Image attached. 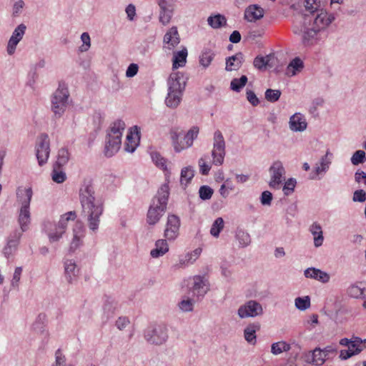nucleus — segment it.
<instances>
[{
	"mask_svg": "<svg viewBox=\"0 0 366 366\" xmlns=\"http://www.w3.org/2000/svg\"><path fill=\"white\" fill-rule=\"evenodd\" d=\"M79 199L82 213L87 217L88 225L91 230H97L99 217L104 211V204L95 197L94 187L92 180H84L79 189Z\"/></svg>",
	"mask_w": 366,
	"mask_h": 366,
	"instance_id": "1",
	"label": "nucleus"
},
{
	"mask_svg": "<svg viewBox=\"0 0 366 366\" xmlns=\"http://www.w3.org/2000/svg\"><path fill=\"white\" fill-rule=\"evenodd\" d=\"M334 20L335 16L333 14L329 15L326 11L321 10L320 12L317 11L312 20V23L307 25L305 22L302 30L299 31H294V32L296 34L302 33V44L305 47H310L320 40V32Z\"/></svg>",
	"mask_w": 366,
	"mask_h": 366,
	"instance_id": "2",
	"label": "nucleus"
},
{
	"mask_svg": "<svg viewBox=\"0 0 366 366\" xmlns=\"http://www.w3.org/2000/svg\"><path fill=\"white\" fill-rule=\"evenodd\" d=\"M188 79L187 76L180 71L170 74L167 80L168 93L164 100L167 107L175 109L179 105Z\"/></svg>",
	"mask_w": 366,
	"mask_h": 366,
	"instance_id": "3",
	"label": "nucleus"
},
{
	"mask_svg": "<svg viewBox=\"0 0 366 366\" xmlns=\"http://www.w3.org/2000/svg\"><path fill=\"white\" fill-rule=\"evenodd\" d=\"M125 127L124 122L121 119L115 121L110 127L106 136L104 151L106 157H111L119 150Z\"/></svg>",
	"mask_w": 366,
	"mask_h": 366,
	"instance_id": "4",
	"label": "nucleus"
},
{
	"mask_svg": "<svg viewBox=\"0 0 366 366\" xmlns=\"http://www.w3.org/2000/svg\"><path fill=\"white\" fill-rule=\"evenodd\" d=\"M69 92L65 82L60 81L57 89L51 97V109L54 113V119L61 118L69 104Z\"/></svg>",
	"mask_w": 366,
	"mask_h": 366,
	"instance_id": "5",
	"label": "nucleus"
},
{
	"mask_svg": "<svg viewBox=\"0 0 366 366\" xmlns=\"http://www.w3.org/2000/svg\"><path fill=\"white\" fill-rule=\"evenodd\" d=\"M17 197L20 199L21 207L19 215V223L22 231H26L29 229V224L31 222L29 207L33 195V191L31 187L24 189H18Z\"/></svg>",
	"mask_w": 366,
	"mask_h": 366,
	"instance_id": "6",
	"label": "nucleus"
},
{
	"mask_svg": "<svg viewBox=\"0 0 366 366\" xmlns=\"http://www.w3.org/2000/svg\"><path fill=\"white\" fill-rule=\"evenodd\" d=\"M198 133L199 128L193 127L184 134L183 140L179 142V137L182 135V132H177L174 129H171L170 136L175 152H180L182 150L191 147L194 139L197 137Z\"/></svg>",
	"mask_w": 366,
	"mask_h": 366,
	"instance_id": "7",
	"label": "nucleus"
},
{
	"mask_svg": "<svg viewBox=\"0 0 366 366\" xmlns=\"http://www.w3.org/2000/svg\"><path fill=\"white\" fill-rule=\"evenodd\" d=\"M180 227V219L175 214H169L167 217L164 235L167 239H162V256L169 251L167 240H174L178 235Z\"/></svg>",
	"mask_w": 366,
	"mask_h": 366,
	"instance_id": "8",
	"label": "nucleus"
},
{
	"mask_svg": "<svg viewBox=\"0 0 366 366\" xmlns=\"http://www.w3.org/2000/svg\"><path fill=\"white\" fill-rule=\"evenodd\" d=\"M68 222L69 220L66 219L65 215H62L57 224L51 222L44 223V229L51 242H57L61 237Z\"/></svg>",
	"mask_w": 366,
	"mask_h": 366,
	"instance_id": "9",
	"label": "nucleus"
},
{
	"mask_svg": "<svg viewBox=\"0 0 366 366\" xmlns=\"http://www.w3.org/2000/svg\"><path fill=\"white\" fill-rule=\"evenodd\" d=\"M50 154V142L49 136L42 133L38 138L36 145V156L39 166L44 165L49 159Z\"/></svg>",
	"mask_w": 366,
	"mask_h": 366,
	"instance_id": "10",
	"label": "nucleus"
},
{
	"mask_svg": "<svg viewBox=\"0 0 366 366\" xmlns=\"http://www.w3.org/2000/svg\"><path fill=\"white\" fill-rule=\"evenodd\" d=\"M225 153V142L223 135L219 130H217L214 134V149L212 152L213 164H222Z\"/></svg>",
	"mask_w": 366,
	"mask_h": 366,
	"instance_id": "11",
	"label": "nucleus"
},
{
	"mask_svg": "<svg viewBox=\"0 0 366 366\" xmlns=\"http://www.w3.org/2000/svg\"><path fill=\"white\" fill-rule=\"evenodd\" d=\"M262 312V305L254 300H249L237 310L240 318L254 317Z\"/></svg>",
	"mask_w": 366,
	"mask_h": 366,
	"instance_id": "12",
	"label": "nucleus"
},
{
	"mask_svg": "<svg viewBox=\"0 0 366 366\" xmlns=\"http://www.w3.org/2000/svg\"><path fill=\"white\" fill-rule=\"evenodd\" d=\"M269 172L272 173L271 180L269 185L272 188H279L285 180L283 175L285 173V168L280 161L274 162L269 168Z\"/></svg>",
	"mask_w": 366,
	"mask_h": 366,
	"instance_id": "13",
	"label": "nucleus"
},
{
	"mask_svg": "<svg viewBox=\"0 0 366 366\" xmlns=\"http://www.w3.org/2000/svg\"><path fill=\"white\" fill-rule=\"evenodd\" d=\"M166 159L162 157V170L165 176V183L162 185V212L167 209V201L169 197V183L170 182L171 170L166 165Z\"/></svg>",
	"mask_w": 366,
	"mask_h": 366,
	"instance_id": "14",
	"label": "nucleus"
},
{
	"mask_svg": "<svg viewBox=\"0 0 366 366\" xmlns=\"http://www.w3.org/2000/svg\"><path fill=\"white\" fill-rule=\"evenodd\" d=\"M140 141V128L138 126H134L129 129L124 144V150L127 152L133 153Z\"/></svg>",
	"mask_w": 366,
	"mask_h": 366,
	"instance_id": "15",
	"label": "nucleus"
},
{
	"mask_svg": "<svg viewBox=\"0 0 366 366\" xmlns=\"http://www.w3.org/2000/svg\"><path fill=\"white\" fill-rule=\"evenodd\" d=\"M160 196L157 194L152 199L147 212V222L150 225L155 224L159 220Z\"/></svg>",
	"mask_w": 366,
	"mask_h": 366,
	"instance_id": "16",
	"label": "nucleus"
},
{
	"mask_svg": "<svg viewBox=\"0 0 366 366\" xmlns=\"http://www.w3.org/2000/svg\"><path fill=\"white\" fill-rule=\"evenodd\" d=\"M290 129L293 132H303L307 129V123L300 113H295L290 118Z\"/></svg>",
	"mask_w": 366,
	"mask_h": 366,
	"instance_id": "17",
	"label": "nucleus"
},
{
	"mask_svg": "<svg viewBox=\"0 0 366 366\" xmlns=\"http://www.w3.org/2000/svg\"><path fill=\"white\" fill-rule=\"evenodd\" d=\"M163 42L168 45L169 49L174 48L179 44L180 37L176 26H172L167 31L164 36Z\"/></svg>",
	"mask_w": 366,
	"mask_h": 366,
	"instance_id": "18",
	"label": "nucleus"
},
{
	"mask_svg": "<svg viewBox=\"0 0 366 366\" xmlns=\"http://www.w3.org/2000/svg\"><path fill=\"white\" fill-rule=\"evenodd\" d=\"M244 61V56L242 52L229 56L226 59L225 70L227 71H237Z\"/></svg>",
	"mask_w": 366,
	"mask_h": 366,
	"instance_id": "19",
	"label": "nucleus"
},
{
	"mask_svg": "<svg viewBox=\"0 0 366 366\" xmlns=\"http://www.w3.org/2000/svg\"><path fill=\"white\" fill-rule=\"evenodd\" d=\"M304 274L307 278L317 280L322 283L328 282L330 278L328 273L315 267H309L306 269L304 272Z\"/></svg>",
	"mask_w": 366,
	"mask_h": 366,
	"instance_id": "20",
	"label": "nucleus"
},
{
	"mask_svg": "<svg viewBox=\"0 0 366 366\" xmlns=\"http://www.w3.org/2000/svg\"><path fill=\"white\" fill-rule=\"evenodd\" d=\"M174 0H162V24H168L173 15Z\"/></svg>",
	"mask_w": 366,
	"mask_h": 366,
	"instance_id": "21",
	"label": "nucleus"
},
{
	"mask_svg": "<svg viewBox=\"0 0 366 366\" xmlns=\"http://www.w3.org/2000/svg\"><path fill=\"white\" fill-rule=\"evenodd\" d=\"M264 16V10L257 4L249 6L244 11V19L248 21H255Z\"/></svg>",
	"mask_w": 366,
	"mask_h": 366,
	"instance_id": "22",
	"label": "nucleus"
},
{
	"mask_svg": "<svg viewBox=\"0 0 366 366\" xmlns=\"http://www.w3.org/2000/svg\"><path fill=\"white\" fill-rule=\"evenodd\" d=\"M260 325L258 322L249 323L244 330V337L245 340L251 344L255 345L257 342V331L259 330Z\"/></svg>",
	"mask_w": 366,
	"mask_h": 366,
	"instance_id": "23",
	"label": "nucleus"
},
{
	"mask_svg": "<svg viewBox=\"0 0 366 366\" xmlns=\"http://www.w3.org/2000/svg\"><path fill=\"white\" fill-rule=\"evenodd\" d=\"M75 262L71 259H67L64 262L65 277L69 283H73L78 274Z\"/></svg>",
	"mask_w": 366,
	"mask_h": 366,
	"instance_id": "24",
	"label": "nucleus"
},
{
	"mask_svg": "<svg viewBox=\"0 0 366 366\" xmlns=\"http://www.w3.org/2000/svg\"><path fill=\"white\" fill-rule=\"evenodd\" d=\"M187 49L184 47L182 50L174 51L172 58V69H177L179 67H182L187 62Z\"/></svg>",
	"mask_w": 366,
	"mask_h": 366,
	"instance_id": "25",
	"label": "nucleus"
},
{
	"mask_svg": "<svg viewBox=\"0 0 366 366\" xmlns=\"http://www.w3.org/2000/svg\"><path fill=\"white\" fill-rule=\"evenodd\" d=\"M310 359L307 360L306 362L316 365L322 366L326 361V357H322V349L320 347H315V350L310 352Z\"/></svg>",
	"mask_w": 366,
	"mask_h": 366,
	"instance_id": "26",
	"label": "nucleus"
},
{
	"mask_svg": "<svg viewBox=\"0 0 366 366\" xmlns=\"http://www.w3.org/2000/svg\"><path fill=\"white\" fill-rule=\"evenodd\" d=\"M215 55V52L211 49H204L199 56V64L204 69L207 68L211 64Z\"/></svg>",
	"mask_w": 366,
	"mask_h": 366,
	"instance_id": "27",
	"label": "nucleus"
},
{
	"mask_svg": "<svg viewBox=\"0 0 366 366\" xmlns=\"http://www.w3.org/2000/svg\"><path fill=\"white\" fill-rule=\"evenodd\" d=\"M194 280L193 290L204 296L209 290L207 280L201 276H195Z\"/></svg>",
	"mask_w": 366,
	"mask_h": 366,
	"instance_id": "28",
	"label": "nucleus"
},
{
	"mask_svg": "<svg viewBox=\"0 0 366 366\" xmlns=\"http://www.w3.org/2000/svg\"><path fill=\"white\" fill-rule=\"evenodd\" d=\"M310 231L314 236V244L316 247H319L323 242V233L320 224L314 222L310 229Z\"/></svg>",
	"mask_w": 366,
	"mask_h": 366,
	"instance_id": "29",
	"label": "nucleus"
},
{
	"mask_svg": "<svg viewBox=\"0 0 366 366\" xmlns=\"http://www.w3.org/2000/svg\"><path fill=\"white\" fill-rule=\"evenodd\" d=\"M273 57L274 54H272L267 55L266 56L258 55L254 59V66L259 70H262L267 66L272 67V64L270 63V61Z\"/></svg>",
	"mask_w": 366,
	"mask_h": 366,
	"instance_id": "30",
	"label": "nucleus"
},
{
	"mask_svg": "<svg viewBox=\"0 0 366 366\" xmlns=\"http://www.w3.org/2000/svg\"><path fill=\"white\" fill-rule=\"evenodd\" d=\"M207 22L212 28L219 29L227 24V19L224 15L217 14L209 16Z\"/></svg>",
	"mask_w": 366,
	"mask_h": 366,
	"instance_id": "31",
	"label": "nucleus"
},
{
	"mask_svg": "<svg viewBox=\"0 0 366 366\" xmlns=\"http://www.w3.org/2000/svg\"><path fill=\"white\" fill-rule=\"evenodd\" d=\"M69 152L67 149L62 147L58 151L57 159L53 164L55 168H62L69 160Z\"/></svg>",
	"mask_w": 366,
	"mask_h": 366,
	"instance_id": "32",
	"label": "nucleus"
},
{
	"mask_svg": "<svg viewBox=\"0 0 366 366\" xmlns=\"http://www.w3.org/2000/svg\"><path fill=\"white\" fill-rule=\"evenodd\" d=\"M144 337L149 343L154 345H158L160 340L159 332L154 327H149L144 331Z\"/></svg>",
	"mask_w": 366,
	"mask_h": 366,
	"instance_id": "33",
	"label": "nucleus"
},
{
	"mask_svg": "<svg viewBox=\"0 0 366 366\" xmlns=\"http://www.w3.org/2000/svg\"><path fill=\"white\" fill-rule=\"evenodd\" d=\"M303 67L304 63L300 57H295L288 64L287 67V74H290L291 71V75L294 76L297 72L300 71Z\"/></svg>",
	"mask_w": 366,
	"mask_h": 366,
	"instance_id": "34",
	"label": "nucleus"
},
{
	"mask_svg": "<svg viewBox=\"0 0 366 366\" xmlns=\"http://www.w3.org/2000/svg\"><path fill=\"white\" fill-rule=\"evenodd\" d=\"M194 176V170L192 166H187L183 167L181 170L180 182L181 184H184L185 181V186L187 187L192 181Z\"/></svg>",
	"mask_w": 366,
	"mask_h": 366,
	"instance_id": "35",
	"label": "nucleus"
},
{
	"mask_svg": "<svg viewBox=\"0 0 366 366\" xmlns=\"http://www.w3.org/2000/svg\"><path fill=\"white\" fill-rule=\"evenodd\" d=\"M235 237L242 247H246L251 243L250 235L242 229H237Z\"/></svg>",
	"mask_w": 366,
	"mask_h": 366,
	"instance_id": "36",
	"label": "nucleus"
},
{
	"mask_svg": "<svg viewBox=\"0 0 366 366\" xmlns=\"http://www.w3.org/2000/svg\"><path fill=\"white\" fill-rule=\"evenodd\" d=\"M248 78L246 75H242L240 78H234L231 81L230 89L236 92H239L247 83Z\"/></svg>",
	"mask_w": 366,
	"mask_h": 366,
	"instance_id": "37",
	"label": "nucleus"
},
{
	"mask_svg": "<svg viewBox=\"0 0 366 366\" xmlns=\"http://www.w3.org/2000/svg\"><path fill=\"white\" fill-rule=\"evenodd\" d=\"M291 349L290 345L285 341L277 342L271 345V352L277 355L282 352H288Z\"/></svg>",
	"mask_w": 366,
	"mask_h": 366,
	"instance_id": "38",
	"label": "nucleus"
},
{
	"mask_svg": "<svg viewBox=\"0 0 366 366\" xmlns=\"http://www.w3.org/2000/svg\"><path fill=\"white\" fill-rule=\"evenodd\" d=\"M297 309L305 311L310 307V297L309 296L298 297L295 300Z\"/></svg>",
	"mask_w": 366,
	"mask_h": 366,
	"instance_id": "39",
	"label": "nucleus"
},
{
	"mask_svg": "<svg viewBox=\"0 0 366 366\" xmlns=\"http://www.w3.org/2000/svg\"><path fill=\"white\" fill-rule=\"evenodd\" d=\"M281 94L280 89H267L264 92V98L267 102L274 103L280 99Z\"/></svg>",
	"mask_w": 366,
	"mask_h": 366,
	"instance_id": "40",
	"label": "nucleus"
},
{
	"mask_svg": "<svg viewBox=\"0 0 366 366\" xmlns=\"http://www.w3.org/2000/svg\"><path fill=\"white\" fill-rule=\"evenodd\" d=\"M348 295L354 298L365 297L366 289L361 288L357 285H352L347 290Z\"/></svg>",
	"mask_w": 366,
	"mask_h": 366,
	"instance_id": "41",
	"label": "nucleus"
},
{
	"mask_svg": "<svg viewBox=\"0 0 366 366\" xmlns=\"http://www.w3.org/2000/svg\"><path fill=\"white\" fill-rule=\"evenodd\" d=\"M224 227V220L222 217L217 218L214 222H213L211 229H210V234L214 237H219L221 231L223 229Z\"/></svg>",
	"mask_w": 366,
	"mask_h": 366,
	"instance_id": "42",
	"label": "nucleus"
},
{
	"mask_svg": "<svg viewBox=\"0 0 366 366\" xmlns=\"http://www.w3.org/2000/svg\"><path fill=\"white\" fill-rule=\"evenodd\" d=\"M51 179L54 182L61 184L66 180V173L62 170V168H55L53 167Z\"/></svg>",
	"mask_w": 366,
	"mask_h": 366,
	"instance_id": "43",
	"label": "nucleus"
},
{
	"mask_svg": "<svg viewBox=\"0 0 366 366\" xmlns=\"http://www.w3.org/2000/svg\"><path fill=\"white\" fill-rule=\"evenodd\" d=\"M366 162V154L363 150H357L351 157V162L357 166Z\"/></svg>",
	"mask_w": 366,
	"mask_h": 366,
	"instance_id": "44",
	"label": "nucleus"
},
{
	"mask_svg": "<svg viewBox=\"0 0 366 366\" xmlns=\"http://www.w3.org/2000/svg\"><path fill=\"white\" fill-rule=\"evenodd\" d=\"M214 193V190L209 186L202 185L199 189V196L202 200L210 199Z\"/></svg>",
	"mask_w": 366,
	"mask_h": 366,
	"instance_id": "45",
	"label": "nucleus"
},
{
	"mask_svg": "<svg viewBox=\"0 0 366 366\" xmlns=\"http://www.w3.org/2000/svg\"><path fill=\"white\" fill-rule=\"evenodd\" d=\"M297 184V180L295 178H289L285 182L282 188L283 193L285 196L290 195L295 190Z\"/></svg>",
	"mask_w": 366,
	"mask_h": 366,
	"instance_id": "46",
	"label": "nucleus"
},
{
	"mask_svg": "<svg viewBox=\"0 0 366 366\" xmlns=\"http://www.w3.org/2000/svg\"><path fill=\"white\" fill-rule=\"evenodd\" d=\"M116 309V304L113 302L107 301L104 306V313L107 319L113 318V314Z\"/></svg>",
	"mask_w": 366,
	"mask_h": 366,
	"instance_id": "47",
	"label": "nucleus"
},
{
	"mask_svg": "<svg viewBox=\"0 0 366 366\" xmlns=\"http://www.w3.org/2000/svg\"><path fill=\"white\" fill-rule=\"evenodd\" d=\"M26 29V26L24 24H19L13 31L11 38L14 39H17L18 41H20L24 34H25V31Z\"/></svg>",
	"mask_w": 366,
	"mask_h": 366,
	"instance_id": "48",
	"label": "nucleus"
},
{
	"mask_svg": "<svg viewBox=\"0 0 366 366\" xmlns=\"http://www.w3.org/2000/svg\"><path fill=\"white\" fill-rule=\"evenodd\" d=\"M361 352V349L357 348L356 350H342L340 354V358L341 360H347L351 357L358 355Z\"/></svg>",
	"mask_w": 366,
	"mask_h": 366,
	"instance_id": "49",
	"label": "nucleus"
},
{
	"mask_svg": "<svg viewBox=\"0 0 366 366\" xmlns=\"http://www.w3.org/2000/svg\"><path fill=\"white\" fill-rule=\"evenodd\" d=\"M51 366H66V357L63 355L61 349L55 352V362Z\"/></svg>",
	"mask_w": 366,
	"mask_h": 366,
	"instance_id": "50",
	"label": "nucleus"
},
{
	"mask_svg": "<svg viewBox=\"0 0 366 366\" xmlns=\"http://www.w3.org/2000/svg\"><path fill=\"white\" fill-rule=\"evenodd\" d=\"M273 199V195L269 191H264L260 196V202L263 206H270Z\"/></svg>",
	"mask_w": 366,
	"mask_h": 366,
	"instance_id": "51",
	"label": "nucleus"
},
{
	"mask_svg": "<svg viewBox=\"0 0 366 366\" xmlns=\"http://www.w3.org/2000/svg\"><path fill=\"white\" fill-rule=\"evenodd\" d=\"M80 232H77L76 229H74V238L70 245L69 250L74 252L81 245V235L79 234Z\"/></svg>",
	"mask_w": 366,
	"mask_h": 366,
	"instance_id": "52",
	"label": "nucleus"
},
{
	"mask_svg": "<svg viewBox=\"0 0 366 366\" xmlns=\"http://www.w3.org/2000/svg\"><path fill=\"white\" fill-rule=\"evenodd\" d=\"M320 0H305V9L308 11L312 16L317 11V2Z\"/></svg>",
	"mask_w": 366,
	"mask_h": 366,
	"instance_id": "53",
	"label": "nucleus"
},
{
	"mask_svg": "<svg viewBox=\"0 0 366 366\" xmlns=\"http://www.w3.org/2000/svg\"><path fill=\"white\" fill-rule=\"evenodd\" d=\"M81 39L83 44L80 46V51H86L91 46L90 36L89 34L87 32H84L81 36Z\"/></svg>",
	"mask_w": 366,
	"mask_h": 366,
	"instance_id": "54",
	"label": "nucleus"
},
{
	"mask_svg": "<svg viewBox=\"0 0 366 366\" xmlns=\"http://www.w3.org/2000/svg\"><path fill=\"white\" fill-rule=\"evenodd\" d=\"M31 328L36 333L45 334L46 336L48 335L44 322H34L32 324Z\"/></svg>",
	"mask_w": 366,
	"mask_h": 366,
	"instance_id": "55",
	"label": "nucleus"
},
{
	"mask_svg": "<svg viewBox=\"0 0 366 366\" xmlns=\"http://www.w3.org/2000/svg\"><path fill=\"white\" fill-rule=\"evenodd\" d=\"M246 97L247 101L253 106L256 107L259 104V100L252 90L247 89Z\"/></svg>",
	"mask_w": 366,
	"mask_h": 366,
	"instance_id": "56",
	"label": "nucleus"
},
{
	"mask_svg": "<svg viewBox=\"0 0 366 366\" xmlns=\"http://www.w3.org/2000/svg\"><path fill=\"white\" fill-rule=\"evenodd\" d=\"M366 200V192L363 189H357L353 193L352 201L364 202Z\"/></svg>",
	"mask_w": 366,
	"mask_h": 366,
	"instance_id": "57",
	"label": "nucleus"
},
{
	"mask_svg": "<svg viewBox=\"0 0 366 366\" xmlns=\"http://www.w3.org/2000/svg\"><path fill=\"white\" fill-rule=\"evenodd\" d=\"M179 307L180 310L184 312L192 311L193 307V301L191 299L183 300L179 303Z\"/></svg>",
	"mask_w": 366,
	"mask_h": 366,
	"instance_id": "58",
	"label": "nucleus"
},
{
	"mask_svg": "<svg viewBox=\"0 0 366 366\" xmlns=\"http://www.w3.org/2000/svg\"><path fill=\"white\" fill-rule=\"evenodd\" d=\"M139 71V66L135 63H132L129 65L126 71V76L128 78H132L137 75Z\"/></svg>",
	"mask_w": 366,
	"mask_h": 366,
	"instance_id": "59",
	"label": "nucleus"
},
{
	"mask_svg": "<svg viewBox=\"0 0 366 366\" xmlns=\"http://www.w3.org/2000/svg\"><path fill=\"white\" fill-rule=\"evenodd\" d=\"M362 345V339L359 337H353L348 346L349 349L356 350L357 348L361 349V352L363 350Z\"/></svg>",
	"mask_w": 366,
	"mask_h": 366,
	"instance_id": "60",
	"label": "nucleus"
},
{
	"mask_svg": "<svg viewBox=\"0 0 366 366\" xmlns=\"http://www.w3.org/2000/svg\"><path fill=\"white\" fill-rule=\"evenodd\" d=\"M22 272V267H16L14 270V273L13 275V278L11 280V285L13 287L18 286V283L20 280L21 274Z\"/></svg>",
	"mask_w": 366,
	"mask_h": 366,
	"instance_id": "61",
	"label": "nucleus"
},
{
	"mask_svg": "<svg viewBox=\"0 0 366 366\" xmlns=\"http://www.w3.org/2000/svg\"><path fill=\"white\" fill-rule=\"evenodd\" d=\"M125 11L127 15V19L129 21H133L134 19V16H136V8L135 6L132 4H129L125 9Z\"/></svg>",
	"mask_w": 366,
	"mask_h": 366,
	"instance_id": "62",
	"label": "nucleus"
},
{
	"mask_svg": "<svg viewBox=\"0 0 366 366\" xmlns=\"http://www.w3.org/2000/svg\"><path fill=\"white\" fill-rule=\"evenodd\" d=\"M199 172L202 175H207L210 171L211 167L206 164L203 159L199 160Z\"/></svg>",
	"mask_w": 366,
	"mask_h": 366,
	"instance_id": "63",
	"label": "nucleus"
},
{
	"mask_svg": "<svg viewBox=\"0 0 366 366\" xmlns=\"http://www.w3.org/2000/svg\"><path fill=\"white\" fill-rule=\"evenodd\" d=\"M355 181L360 184L362 182L366 185V172L358 169L355 173Z\"/></svg>",
	"mask_w": 366,
	"mask_h": 366,
	"instance_id": "64",
	"label": "nucleus"
}]
</instances>
